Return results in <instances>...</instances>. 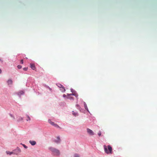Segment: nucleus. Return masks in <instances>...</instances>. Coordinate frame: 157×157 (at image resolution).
Masks as SVG:
<instances>
[{"label": "nucleus", "instance_id": "12", "mask_svg": "<svg viewBox=\"0 0 157 157\" xmlns=\"http://www.w3.org/2000/svg\"><path fill=\"white\" fill-rule=\"evenodd\" d=\"M57 85L60 88H61L62 87V86H63L62 85L59 83L57 84Z\"/></svg>", "mask_w": 157, "mask_h": 157}, {"label": "nucleus", "instance_id": "20", "mask_svg": "<svg viewBox=\"0 0 157 157\" xmlns=\"http://www.w3.org/2000/svg\"><path fill=\"white\" fill-rule=\"evenodd\" d=\"M23 120V118H22V117H20L19 118V119L18 120V121H21V120Z\"/></svg>", "mask_w": 157, "mask_h": 157}, {"label": "nucleus", "instance_id": "1", "mask_svg": "<svg viewBox=\"0 0 157 157\" xmlns=\"http://www.w3.org/2000/svg\"><path fill=\"white\" fill-rule=\"evenodd\" d=\"M104 151L105 153L107 154H112V147L109 145L107 147L105 145H104Z\"/></svg>", "mask_w": 157, "mask_h": 157}, {"label": "nucleus", "instance_id": "14", "mask_svg": "<svg viewBox=\"0 0 157 157\" xmlns=\"http://www.w3.org/2000/svg\"><path fill=\"white\" fill-rule=\"evenodd\" d=\"M21 144L25 148H27V147L24 144Z\"/></svg>", "mask_w": 157, "mask_h": 157}, {"label": "nucleus", "instance_id": "3", "mask_svg": "<svg viewBox=\"0 0 157 157\" xmlns=\"http://www.w3.org/2000/svg\"><path fill=\"white\" fill-rule=\"evenodd\" d=\"M48 122L52 125H53L56 127H59V126L56 124H55L54 122L50 120H48Z\"/></svg>", "mask_w": 157, "mask_h": 157}, {"label": "nucleus", "instance_id": "9", "mask_svg": "<svg viewBox=\"0 0 157 157\" xmlns=\"http://www.w3.org/2000/svg\"><path fill=\"white\" fill-rule=\"evenodd\" d=\"M7 154V155H11V154L13 153V152H10L8 151H7L6 152Z\"/></svg>", "mask_w": 157, "mask_h": 157}, {"label": "nucleus", "instance_id": "18", "mask_svg": "<svg viewBox=\"0 0 157 157\" xmlns=\"http://www.w3.org/2000/svg\"><path fill=\"white\" fill-rule=\"evenodd\" d=\"M23 69L25 71H26L28 69V68L27 67H24L23 68Z\"/></svg>", "mask_w": 157, "mask_h": 157}, {"label": "nucleus", "instance_id": "11", "mask_svg": "<svg viewBox=\"0 0 157 157\" xmlns=\"http://www.w3.org/2000/svg\"><path fill=\"white\" fill-rule=\"evenodd\" d=\"M27 119H26V121H30L31 120V119L30 117L28 115L26 116Z\"/></svg>", "mask_w": 157, "mask_h": 157}, {"label": "nucleus", "instance_id": "19", "mask_svg": "<svg viewBox=\"0 0 157 157\" xmlns=\"http://www.w3.org/2000/svg\"><path fill=\"white\" fill-rule=\"evenodd\" d=\"M76 106L78 109H79L80 108V106L78 105H76Z\"/></svg>", "mask_w": 157, "mask_h": 157}, {"label": "nucleus", "instance_id": "22", "mask_svg": "<svg viewBox=\"0 0 157 157\" xmlns=\"http://www.w3.org/2000/svg\"><path fill=\"white\" fill-rule=\"evenodd\" d=\"M21 64H23V59H22L21 60Z\"/></svg>", "mask_w": 157, "mask_h": 157}, {"label": "nucleus", "instance_id": "4", "mask_svg": "<svg viewBox=\"0 0 157 157\" xmlns=\"http://www.w3.org/2000/svg\"><path fill=\"white\" fill-rule=\"evenodd\" d=\"M87 132L90 135H94L93 132L89 128H88L87 129Z\"/></svg>", "mask_w": 157, "mask_h": 157}, {"label": "nucleus", "instance_id": "6", "mask_svg": "<svg viewBox=\"0 0 157 157\" xmlns=\"http://www.w3.org/2000/svg\"><path fill=\"white\" fill-rule=\"evenodd\" d=\"M30 67L33 70H35L36 69V67L35 65L31 63L30 64Z\"/></svg>", "mask_w": 157, "mask_h": 157}, {"label": "nucleus", "instance_id": "17", "mask_svg": "<svg viewBox=\"0 0 157 157\" xmlns=\"http://www.w3.org/2000/svg\"><path fill=\"white\" fill-rule=\"evenodd\" d=\"M73 114L75 116H76L77 115V113H75L74 112V111H73Z\"/></svg>", "mask_w": 157, "mask_h": 157}, {"label": "nucleus", "instance_id": "8", "mask_svg": "<svg viewBox=\"0 0 157 157\" xmlns=\"http://www.w3.org/2000/svg\"><path fill=\"white\" fill-rule=\"evenodd\" d=\"M12 81L11 79H9L7 81V83L8 85H11L12 84Z\"/></svg>", "mask_w": 157, "mask_h": 157}, {"label": "nucleus", "instance_id": "13", "mask_svg": "<svg viewBox=\"0 0 157 157\" xmlns=\"http://www.w3.org/2000/svg\"><path fill=\"white\" fill-rule=\"evenodd\" d=\"M84 105L85 109H87V105H86V104L85 103H84Z\"/></svg>", "mask_w": 157, "mask_h": 157}, {"label": "nucleus", "instance_id": "15", "mask_svg": "<svg viewBox=\"0 0 157 157\" xmlns=\"http://www.w3.org/2000/svg\"><path fill=\"white\" fill-rule=\"evenodd\" d=\"M98 136H100L101 135V131H99L98 132Z\"/></svg>", "mask_w": 157, "mask_h": 157}, {"label": "nucleus", "instance_id": "16", "mask_svg": "<svg viewBox=\"0 0 157 157\" xmlns=\"http://www.w3.org/2000/svg\"><path fill=\"white\" fill-rule=\"evenodd\" d=\"M17 67H18V69H21V67H22L21 66V65H18V66H17Z\"/></svg>", "mask_w": 157, "mask_h": 157}, {"label": "nucleus", "instance_id": "25", "mask_svg": "<svg viewBox=\"0 0 157 157\" xmlns=\"http://www.w3.org/2000/svg\"><path fill=\"white\" fill-rule=\"evenodd\" d=\"M74 94H69V95H73Z\"/></svg>", "mask_w": 157, "mask_h": 157}, {"label": "nucleus", "instance_id": "23", "mask_svg": "<svg viewBox=\"0 0 157 157\" xmlns=\"http://www.w3.org/2000/svg\"><path fill=\"white\" fill-rule=\"evenodd\" d=\"M21 94H24V92L23 91H21L19 92Z\"/></svg>", "mask_w": 157, "mask_h": 157}, {"label": "nucleus", "instance_id": "21", "mask_svg": "<svg viewBox=\"0 0 157 157\" xmlns=\"http://www.w3.org/2000/svg\"><path fill=\"white\" fill-rule=\"evenodd\" d=\"M75 156L76 157H79V155L77 154H75Z\"/></svg>", "mask_w": 157, "mask_h": 157}, {"label": "nucleus", "instance_id": "26", "mask_svg": "<svg viewBox=\"0 0 157 157\" xmlns=\"http://www.w3.org/2000/svg\"><path fill=\"white\" fill-rule=\"evenodd\" d=\"M2 72V70L1 69H0V74H1Z\"/></svg>", "mask_w": 157, "mask_h": 157}, {"label": "nucleus", "instance_id": "24", "mask_svg": "<svg viewBox=\"0 0 157 157\" xmlns=\"http://www.w3.org/2000/svg\"><path fill=\"white\" fill-rule=\"evenodd\" d=\"M66 96L65 94H64L63 95V97H66Z\"/></svg>", "mask_w": 157, "mask_h": 157}, {"label": "nucleus", "instance_id": "2", "mask_svg": "<svg viewBox=\"0 0 157 157\" xmlns=\"http://www.w3.org/2000/svg\"><path fill=\"white\" fill-rule=\"evenodd\" d=\"M49 149L56 155H58L60 154L59 150L54 148L50 147Z\"/></svg>", "mask_w": 157, "mask_h": 157}, {"label": "nucleus", "instance_id": "5", "mask_svg": "<svg viewBox=\"0 0 157 157\" xmlns=\"http://www.w3.org/2000/svg\"><path fill=\"white\" fill-rule=\"evenodd\" d=\"M29 143L32 145H34L36 144V142L35 141L33 140H30Z\"/></svg>", "mask_w": 157, "mask_h": 157}, {"label": "nucleus", "instance_id": "7", "mask_svg": "<svg viewBox=\"0 0 157 157\" xmlns=\"http://www.w3.org/2000/svg\"><path fill=\"white\" fill-rule=\"evenodd\" d=\"M60 90L62 92H64L65 91V89L64 87L63 86H62V87L61 88H60Z\"/></svg>", "mask_w": 157, "mask_h": 157}, {"label": "nucleus", "instance_id": "10", "mask_svg": "<svg viewBox=\"0 0 157 157\" xmlns=\"http://www.w3.org/2000/svg\"><path fill=\"white\" fill-rule=\"evenodd\" d=\"M57 140H55V142L56 143H59V142H60V138L59 137H57Z\"/></svg>", "mask_w": 157, "mask_h": 157}]
</instances>
